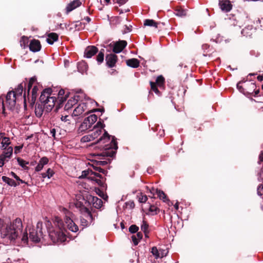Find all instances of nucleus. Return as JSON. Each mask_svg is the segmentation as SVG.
I'll list each match as a JSON object with an SVG mask.
<instances>
[{
    "label": "nucleus",
    "mask_w": 263,
    "mask_h": 263,
    "mask_svg": "<svg viewBox=\"0 0 263 263\" xmlns=\"http://www.w3.org/2000/svg\"><path fill=\"white\" fill-rule=\"evenodd\" d=\"M241 83V82H239L237 84V88H238V89L241 92H242L243 93H245L246 92L245 91V89L244 88L242 87V86H241L240 84Z\"/></svg>",
    "instance_id": "052dcab7"
},
{
    "label": "nucleus",
    "mask_w": 263,
    "mask_h": 263,
    "mask_svg": "<svg viewBox=\"0 0 263 263\" xmlns=\"http://www.w3.org/2000/svg\"><path fill=\"white\" fill-rule=\"evenodd\" d=\"M4 149L6 152H7L8 153L10 154V155L12 156V152H13V148H12V147H11V146H9L8 147H5V148H4Z\"/></svg>",
    "instance_id": "13d9d810"
},
{
    "label": "nucleus",
    "mask_w": 263,
    "mask_h": 263,
    "mask_svg": "<svg viewBox=\"0 0 263 263\" xmlns=\"http://www.w3.org/2000/svg\"><path fill=\"white\" fill-rule=\"evenodd\" d=\"M47 36L48 37L46 39V41L48 44L50 45L53 44V43L58 41L59 39L58 34L54 32L49 33Z\"/></svg>",
    "instance_id": "aec40b11"
},
{
    "label": "nucleus",
    "mask_w": 263,
    "mask_h": 263,
    "mask_svg": "<svg viewBox=\"0 0 263 263\" xmlns=\"http://www.w3.org/2000/svg\"><path fill=\"white\" fill-rule=\"evenodd\" d=\"M165 82L164 78L162 75H160L157 78L155 83L159 88H164Z\"/></svg>",
    "instance_id": "bb28decb"
},
{
    "label": "nucleus",
    "mask_w": 263,
    "mask_h": 263,
    "mask_svg": "<svg viewBox=\"0 0 263 263\" xmlns=\"http://www.w3.org/2000/svg\"><path fill=\"white\" fill-rule=\"evenodd\" d=\"M84 112L83 106H80L79 105L74 109L73 111L72 116H79L82 114Z\"/></svg>",
    "instance_id": "f704fd0d"
},
{
    "label": "nucleus",
    "mask_w": 263,
    "mask_h": 263,
    "mask_svg": "<svg viewBox=\"0 0 263 263\" xmlns=\"http://www.w3.org/2000/svg\"><path fill=\"white\" fill-rule=\"evenodd\" d=\"M1 155L4 156V157L7 159H10L11 157V155H10V154L8 153L5 151L3 152V153L1 154Z\"/></svg>",
    "instance_id": "338daca9"
},
{
    "label": "nucleus",
    "mask_w": 263,
    "mask_h": 263,
    "mask_svg": "<svg viewBox=\"0 0 263 263\" xmlns=\"http://www.w3.org/2000/svg\"><path fill=\"white\" fill-rule=\"evenodd\" d=\"M136 198L140 203H145L147 200V196L141 192L137 193Z\"/></svg>",
    "instance_id": "c756f323"
},
{
    "label": "nucleus",
    "mask_w": 263,
    "mask_h": 263,
    "mask_svg": "<svg viewBox=\"0 0 263 263\" xmlns=\"http://www.w3.org/2000/svg\"><path fill=\"white\" fill-rule=\"evenodd\" d=\"M103 135L95 142V143L102 144L101 147L103 149L97 156L102 157H113L116 153L118 148L117 139L115 136L110 135L107 131L104 129Z\"/></svg>",
    "instance_id": "f03ea898"
},
{
    "label": "nucleus",
    "mask_w": 263,
    "mask_h": 263,
    "mask_svg": "<svg viewBox=\"0 0 263 263\" xmlns=\"http://www.w3.org/2000/svg\"><path fill=\"white\" fill-rule=\"evenodd\" d=\"M96 172L97 171H96V172L93 171L92 176H95V178H97V177H98V178H99V179H101V180H102L104 182V181L103 180V177H102V175L100 174L99 173H97Z\"/></svg>",
    "instance_id": "6e6d98bb"
},
{
    "label": "nucleus",
    "mask_w": 263,
    "mask_h": 263,
    "mask_svg": "<svg viewBox=\"0 0 263 263\" xmlns=\"http://www.w3.org/2000/svg\"><path fill=\"white\" fill-rule=\"evenodd\" d=\"M98 51V49L95 46H89L86 47L84 51V55L87 58H90L95 55Z\"/></svg>",
    "instance_id": "4468645a"
},
{
    "label": "nucleus",
    "mask_w": 263,
    "mask_h": 263,
    "mask_svg": "<svg viewBox=\"0 0 263 263\" xmlns=\"http://www.w3.org/2000/svg\"><path fill=\"white\" fill-rule=\"evenodd\" d=\"M43 106H44V110H45V111L46 112H50L51 110H52V108H53V105H49L48 104H45V103H43Z\"/></svg>",
    "instance_id": "3c124183"
},
{
    "label": "nucleus",
    "mask_w": 263,
    "mask_h": 263,
    "mask_svg": "<svg viewBox=\"0 0 263 263\" xmlns=\"http://www.w3.org/2000/svg\"><path fill=\"white\" fill-rule=\"evenodd\" d=\"M105 126V124L103 123V121H101V119L97 123V124L94 126L93 128L95 129H100L102 131V129H104Z\"/></svg>",
    "instance_id": "49530a36"
},
{
    "label": "nucleus",
    "mask_w": 263,
    "mask_h": 263,
    "mask_svg": "<svg viewBox=\"0 0 263 263\" xmlns=\"http://www.w3.org/2000/svg\"><path fill=\"white\" fill-rule=\"evenodd\" d=\"M46 173H47L48 178H50L51 177H52V176L54 174V171L50 168H49L47 170Z\"/></svg>",
    "instance_id": "5fc2aeb1"
},
{
    "label": "nucleus",
    "mask_w": 263,
    "mask_h": 263,
    "mask_svg": "<svg viewBox=\"0 0 263 263\" xmlns=\"http://www.w3.org/2000/svg\"><path fill=\"white\" fill-rule=\"evenodd\" d=\"M97 115L95 114L91 115L86 118L79 127V133L85 132L90 128L92 125L97 121Z\"/></svg>",
    "instance_id": "423d86ee"
},
{
    "label": "nucleus",
    "mask_w": 263,
    "mask_h": 263,
    "mask_svg": "<svg viewBox=\"0 0 263 263\" xmlns=\"http://www.w3.org/2000/svg\"><path fill=\"white\" fill-rule=\"evenodd\" d=\"M160 211V209L154 204H150L148 208V214L151 215H156Z\"/></svg>",
    "instance_id": "393cba45"
},
{
    "label": "nucleus",
    "mask_w": 263,
    "mask_h": 263,
    "mask_svg": "<svg viewBox=\"0 0 263 263\" xmlns=\"http://www.w3.org/2000/svg\"><path fill=\"white\" fill-rule=\"evenodd\" d=\"M61 212L65 215V222H69L70 220H72L71 217L72 215V213L68 210L66 208H62Z\"/></svg>",
    "instance_id": "a878e982"
},
{
    "label": "nucleus",
    "mask_w": 263,
    "mask_h": 263,
    "mask_svg": "<svg viewBox=\"0 0 263 263\" xmlns=\"http://www.w3.org/2000/svg\"><path fill=\"white\" fill-rule=\"evenodd\" d=\"M82 141L86 142H89L91 141H92L93 139L92 138V137L90 134L86 135L84 136L81 140Z\"/></svg>",
    "instance_id": "603ef678"
},
{
    "label": "nucleus",
    "mask_w": 263,
    "mask_h": 263,
    "mask_svg": "<svg viewBox=\"0 0 263 263\" xmlns=\"http://www.w3.org/2000/svg\"><path fill=\"white\" fill-rule=\"evenodd\" d=\"M219 5L222 11L229 12L232 8V5L229 0L219 1Z\"/></svg>",
    "instance_id": "f8f14e48"
},
{
    "label": "nucleus",
    "mask_w": 263,
    "mask_h": 263,
    "mask_svg": "<svg viewBox=\"0 0 263 263\" xmlns=\"http://www.w3.org/2000/svg\"><path fill=\"white\" fill-rule=\"evenodd\" d=\"M10 174L14 178H15L17 181H18L19 183H26L25 181L23 180L22 179H20V178L13 172H11Z\"/></svg>",
    "instance_id": "09e8293b"
},
{
    "label": "nucleus",
    "mask_w": 263,
    "mask_h": 263,
    "mask_svg": "<svg viewBox=\"0 0 263 263\" xmlns=\"http://www.w3.org/2000/svg\"><path fill=\"white\" fill-rule=\"evenodd\" d=\"M102 133V131L100 129H95L93 128L92 133L90 134L92 137V138L95 140L96 138H97Z\"/></svg>",
    "instance_id": "473e14b6"
},
{
    "label": "nucleus",
    "mask_w": 263,
    "mask_h": 263,
    "mask_svg": "<svg viewBox=\"0 0 263 263\" xmlns=\"http://www.w3.org/2000/svg\"><path fill=\"white\" fill-rule=\"evenodd\" d=\"M86 65L85 63H80L78 65V70L81 72H83L85 70H86Z\"/></svg>",
    "instance_id": "de8ad7c7"
},
{
    "label": "nucleus",
    "mask_w": 263,
    "mask_h": 263,
    "mask_svg": "<svg viewBox=\"0 0 263 263\" xmlns=\"http://www.w3.org/2000/svg\"><path fill=\"white\" fill-rule=\"evenodd\" d=\"M65 95V90L63 89H61L59 90L58 93V99L59 101V103H58V105L56 106L55 111H57L58 109L61 107V105H62L63 102L66 101L67 98L68 97V94H67L64 97Z\"/></svg>",
    "instance_id": "2eb2a0df"
},
{
    "label": "nucleus",
    "mask_w": 263,
    "mask_h": 263,
    "mask_svg": "<svg viewBox=\"0 0 263 263\" xmlns=\"http://www.w3.org/2000/svg\"><path fill=\"white\" fill-rule=\"evenodd\" d=\"M149 83H150V85H151V90H152L154 92H155L158 95H160V92L158 90V86L157 85H156V83L155 82H152V81H151L149 82Z\"/></svg>",
    "instance_id": "58836bf2"
},
{
    "label": "nucleus",
    "mask_w": 263,
    "mask_h": 263,
    "mask_svg": "<svg viewBox=\"0 0 263 263\" xmlns=\"http://www.w3.org/2000/svg\"><path fill=\"white\" fill-rule=\"evenodd\" d=\"M108 164L107 160H95L92 161L91 166L93 167L95 171H98L103 174L106 175L107 173V171L104 168H101V166H105Z\"/></svg>",
    "instance_id": "0eeeda50"
},
{
    "label": "nucleus",
    "mask_w": 263,
    "mask_h": 263,
    "mask_svg": "<svg viewBox=\"0 0 263 263\" xmlns=\"http://www.w3.org/2000/svg\"><path fill=\"white\" fill-rule=\"evenodd\" d=\"M141 229L143 231L145 235H146V234L148 233V224L146 221L143 220L142 224L141 226Z\"/></svg>",
    "instance_id": "ea45409f"
},
{
    "label": "nucleus",
    "mask_w": 263,
    "mask_h": 263,
    "mask_svg": "<svg viewBox=\"0 0 263 263\" xmlns=\"http://www.w3.org/2000/svg\"><path fill=\"white\" fill-rule=\"evenodd\" d=\"M175 14L180 17L185 16L186 15V10L182 8L180 6H177L175 9Z\"/></svg>",
    "instance_id": "b1692460"
},
{
    "label": "nucleus",
    "mask_w": 263,
    "mask_h": 263,
    "mask_svg": "<svg viewBox=\"0 0 263 263\" xmlns=\"http://www.w3.org/2000/svg\"><path fill=\"white\" fill-rule=\"evenodd\" d=\"M69 116L67 115L62 116L61 117V119L62 121L67 122L69 121L70 120L68 119Z\"/></svg>",
    "instance_id": "774afa93"
},
{
    "label": "nucleus",
    "mask_w": 263,
    "mask_h": 263,
    "mask_svg": "<svg viewBox=\"0 0 263 263\" xmlns=\"http://www.w3.org/2000/svg\"><path fill=\"white\" fill-rule=\"evenodd\" d=\"M76 100L72 99L71 98L69 99L67 103L65 105V109L68 110L70 109L74 105L76 104Z\"/></svg>",
    "instance_id": "72a5a7b5"
},
{
    "label": "nucleus",
    "mask_w": 263,
    "mask_h": 263,
    "mask_svg": "<svg viewBox=\"0 0 263 263\" xmlns=\"http://www.w3.org/2000/svg\"><path fill=\"white\" fill-rule=\"evenodd\" d=\"M43 222L39 221L36 224V228H30L29 229V237L28 236L27 232L26 231L23 233L21 240L24 243H27L29 239L33 242H39L41 239L44 238L43 232Z\"/></svg>",
    "instance_id": "7ed1b4c3"
},
{
    "label": "nucleus",
    "mask_w": 263,
    "mask_h": 263,
    "mask_svg": "<svg viewBox=\"0 0 263 263\" xmlns=\"http://www.w3.org/2000/svg\"><path fill=\"white\" fill-rule=\"evenodd\" d=\"M158 23L156 22L153 20L146 19L144 21V26H149V27H154L155 28H158Z\"/></svg>",
    "instance_id": "c85d7f7f"
},
{
    "label": "nucleus",
    "mask_w": 263,
    "mask_h": 263,
    "mask_svg": "<svg viewBox=\"0 0 263 263\" xmlns=\"http://www.w3.org/2000/svg\"><path fill=\"white\" fill-rule=\"evenodd\" d=\"M253 29L252 25H248L241 30V33L246 37H251L253 34Z\"/></svg>",
    "instance_id": "4be33fe9"
},
{
    "label": "nucleus",
    "mask_w": 263,
    "mask_h": 263,
    "mask_svg": "<svg viewBox=\"0 0 263 263\" xmlns=\"http://www.w3.org/2000/svg\"><path fill=\"white\" fill-rule=\"evenodd\" d=\"M117 56L114 53L107 54L106 56V65L109 67H113L117 61Z\"/></svg>",
    "instance_id": "9b49d317"
},
{
    "label": "nucleus",
    "mask_w": 263,
    "mask_h": 263,
    "mask_svg": "<svg viewBox=\"0 0 263 263\" xmlns=\"http://www.w3.org/2000/svg\"><path fill=\"white\" fill-rule=\"evenodd\" d=\"M24 86L23 83L20 84L17 88L15 89L14 93L16 94V97L21 96L23 91Z\"/></svg>",
    "instance_id": "c9c22d12"
},
{
    "label": "nucleus",
    "mask_w": 263,
    "mask_h": 263,
    "mask_svg": "<svg viewBox=\"0 0 263 263\" xmlns=\"http://www.w3.org/2000/svg\"><path fill=\"white\" fill-rule=\"evenodd\" d=\"M258 179L259 181L263 180V166L260 170V172L258 173Z\"/></svg>",
    "instance_id": "69168bd1"
},
{
    "label": "nucleus",
    "mask_w": 263,
    "mask_h": 263,
    "mask_svg": "<svg viewBox=\"0 0 263 263\" xmlns=\"http://www.w3.org/2000/svg\"><path fill=\"white\" fill-rule=\"evenodd\" d=\"M58 228L55 229L52 228H49L51 225V222L50 221H47L46 222V227L48 228V235L51 240L53 243L58 242H63L66 240V234L65 232L66 230L62 224L61 221H58Z\"/></svg>",
    "instance_id": "20e7f679"
},
{
    "label": "nucleus",
    "mask_w": 263,
    "mask_h": 263,
    "mask_svg": "<svg viewBox=\"0 0 263 263\" xmlns=\"http://www.w3.org/2000/svg\"><path fill=\"white\" fill-rule=\"evenodd\" d=\"M44 111V106L43 103H36L35 107V114L37 117H41Z\"/></svg>",
    "instance_id": "412c9836"
},
{
    "label": "nucleus",
    "mask_w": 263,
    "mask_h": 263,
    "mask_svg": "<svg viewBox=\"0 0 263 263\" xmlns=\"http://www.w3.org/2000/svg\"><path fill=\"white\" fill-rule=\"evenodd\" d=\"M5 160H6V159L4 157V156L0 155V167L4 165Z\"/></svg>",
    "instance_id": "bf43d9fd"
},
{
    "label": "nucleus",
    "mask_w": 263,
    "mask_h": 263,
    "mask_svg": "<svg viewBox=\"0 0 263 263\" xmlns=\"http://www.w3.org/2000/svg\"><path fill=\"white\" fill-rule=\"evenodd\" d=\"M10 143L11 142H10V138L9 137L4 136L1 142V144H2V147H4L5 146L7 147L10 144Z\"/></svg>",
    "instance_id": "a18cd8bd"
},
{
    "label": "nucleus",
    "mask_w": 263,
    "mask_h": 263,
    "mask_svg": "<svg viewBox=\"0 0 263 263\" xmlns=\"http://www.w3.org/2000/svg\"><path fill=\"white\" fill-rule=\"evenodd\" d=\"M92 201L95 202V203H94V204L96 203V205H95V206L96 208H100L101 206L102 205V203H103L102 200L101 199H99L97 197H93Z\"/></svg>",
    "instance_id": "c03bdc74"
},
{
    "label": "nucleus",
    "mask_w": 263,
    "mask_h": 263,
    "mask_svg": "<svg viewBox=\"0 0 263 263\" xmlns=\"http://www.w3.org/2000/svg\"><path fill=\"white\" fill-rule=\"evenodd\" d=\"M23 147V145H20V146H16L14 147V153H17L21 151V150L22 149Z\"/></svg>",
    "instance_id": "0e129e2a"
},
{
    "label": "nucleus",
    "mask_w": 263,
    "mask_h": 263,
    "mask_svg": "<svg viewBox=\"0 0 263 263\" xmlns=\"http://www.w3.org/2000/svg\"><path fill=\"white\" fill-rule=\"evenodd\" d=\"M65 223L67 224V228L71 231L76 232L79 230L78 226L72 220H70L69 222Z\"/></svg>",
    "instance_id": "cd10ccee"
},
{
    "label": "nucleus",
    "mask_w": 263,
    "mask_h": 263,
    "mask_svg": "<svg viewBox=\"0 0 263 263\" xmlns=\"http://www.w3.org/2000/svg\"><path fill=\"white\" fill-rule=\"evenodd\" d=\"M142 237L143 234L141 232H137V237L135 235H133V242L134 245H137L139 241L142 238Z\"/></svg>",
    "instance_id": "2f4dec72"
},
{
    "label": "nucleus",
    "mask_w": 263,
    "mask_h": 263,
    "mask_svg": "<svg viewBox=\"0 0 263 263\" xmlns=\"http://www.w3.org/2000/svg\"><path fill=\"white\" fill-rule=\"evenodd\" d=\"M126 45V41L122 40L118 42H112L110 44L109 46L110 48H112L114 53H119L124 49Z\"/></svg>",
    "instance_id": "1a4fd4ad"
},
{
    "label": "nucleus",
    "mask_w": 263,
    "mask_h": 263,
    "mask_svg": "<svg viewBox=\"0 0 263 263\" xmlns=\"http://www.w3.org/2000/svg\"><path fill=\"white\" fill-rule=\"evenodd\" d=\"M52 91V89L50 88H46L43 90L39 98L41 103H45L46 102L47 97H50Z\"/></svg>",
    "instance_id": "a211bd4d"
},
{
    "label": "nucleus",
    "mask_w": 263,
    "mask_h": 263,
    "mask_svg": "<svg viewBox=\"0 0 263 263\" xmlns=\"http://www.w3.org/2000/svg\"><path fill=\"white\" fill-rule=\"evenodd\" d=\"M80 212L82 215L80 217V227H82V229L83 230L91 224L93 217L89 209L85 206L81 207Z\"/></svg>",
    "instance_id": "39448f33"
},
{
    "label": "nucleus",
    "mask_w": 263,
    "mask_h": 263,
    "mask_svg": "<svg viewBox=\"0 0 263 263\" xmlns=\"http://www.w3.org/2000/svg\"><path fill=\"white\" fill-rule=\"evenodd\" d=\"M250 85L252 87V88L254 90L253 92H247V93H249L250 94H251L253 92H254V95H253L254 97L257 96L258 94L259 93V89L255 90V87H256L255 85L253 83H251L250 84Z\"/></svg>",
    "instance_id": "8fccbe9b"
},
{
    "label": "nucleus",
    "mask_w": 263,
    "mask_h": 263,
    "mask_svg": "<svg viewBox=\"0 0 263 263\" xmlns=\"http://www.w3.org/2000/svg\"><path fill=\"white\" fill-rule=\"evenodd\" d=\"M16 94L14 91H9L6 96V104L10 110L13 109L16 104Z\"/></svg>",
    "instance_id": "6e6552de"
},
{
    "label": "nucleus",
    "mask_w": 263,
    "mask_h": 263,
    "mask_svg": "<svg viewBox=\"0 0 263 263\" xmlns=\"http://www.w3.org/2000/svg\"><path fill=\"white\" fill-rule=\"evenodd\" d=\"M80 0H74L67 5L66 8V12L68 14L70 12L79 7L81 5Z\"/></svg>",
    "instance_id": "f3484780"
},
{
    "label": "nucleus",
    "mask_w": 263,
    "mask_h": 263,
    "mask_svg": "<svg viewBox=\"0 0 263 263\" xmlns=\"http://www.w3.org/2000/svg\"><path fill=\"white\" fill-rule=\"evenodd\" d=\"M156 193L160 199L163 200L164 202H166V201L169 200L167 197L166 195L164 193L163 191L160 190H157Z\"/></svg>",
    "instance_id": "7c9ffc66"
},
{
    "label": "nucleus",
    "mask_w": 263,
    "mask_h": 263,
    "mask_svg": "<svg viewBox=\"0 0 263 263\" xmlns=\"http://www.w3.org/2000/svg\"><path fill=\"white\" fill-rule=\"evenodd\" d=\"M36 81V78L35 76H34L31 78L29 80V81L27 85V91L29 93L30 89L32 88L33 84Z\"/></svg>",
    "instance_id": "37998d69"
},
{
    "label": "nucleus",
    "mask_w": 263,
    "mask_h": 263,
    "mask_svg": "<svg viewBox=\"0 0 263 263\" xmlns=\"http://www.w3.org/2000/svg\"><path fill=\"white\" fill-rule=\"evenodd\" d=\"M17 161L19 165L21 166L24 170H29V167L26 165V164H29V162H26V161L24 160L23 159L20 158H17Z\"/></svg>",
    "instance_id": "e433bc0d"
},
{
    "label": "nucleus",
    "mask_w": 263,
    "mask_h": 263,
    "mask_svg": "<svg viewBox=\"0 0 263 263\" xmlns=\"http://www.w3.org/2000/svg\"><path fill=\"white\" fill-rule=\"evenodd\" d=\"M29 49L34 52L39 51L41 49V45L40 41L33 39L30 41Z\"/></svg>",
    "instance_id": "dca6fc26"
},
{
    "label": "nucleus",
    "mask_w": 263,
    "mask_h": 263,
    "mask_svg": "<svg viewBox=\"0 0 263 263\" xmlns=\"http://www.w3.org/2000/svg\"><path fill=\"white\" fill-rule=\"evenodd\" d=\"M139 61L135 58H133V68H137L139 66Z\"/></svg>",
    "instance_id": "864d4df0"
},
{
    "label": "nucleus",
    "mask_w": 263,
    "mask_h": 263,
    "mask_svg": "<svg viewBox=\"0 0 263 263\" xmlns=\"http://www.w3.org/2000/svg\"><path fill=\"white\" fill-rule=\"evenodd\" d=\"M2 179L4 182L11 186L15 187L20 184L19 182L16 183L14 180L5 176Z\"/></svg>",
    "instance_id": "5701e85b"
},
{
    "label": "nucleus",
    "mask_w": 263,
    "mask_h": 263,
    "mask_svg": "<svg viewBox=\"0 0 263 263\" xmlns=\"http://www.w3.org/2000/svg\"><path fill=\"white\" fill-rule=\"evenodd\" d=\"M38 91H39L38 86L35 85L32 88V90L31 91V98H30L29 97V93H28V99L29 102L30 103V105L32 107L33 106V105H34V104L35 103L36 98H37V96L38 95V93H37Z\"/></svg>",
    "instance_id": "ddd939ff"
},
{
    "label": "nucleus",
    "mask_w": 263,
    "mask_h": 263,
    "mask_svg": "<svg viewBox=\"0 0 263 263\" xmlns=\"http://www.w3.org/2000/svg\"><path fill=\"white\" fill-rule=\"evenodd\" d=\"M93 171L90 168L83 171L81 177L82 178L87 177L89 179L95 181L99 185L103 186V181L98 178H95V176H92Z\"/></svg>",
    "instance_id": "9d476101"
},
{
    "label": "nucleus",
    "mask_w": 263,
    "mask_h": 263,
    "mask_svg": "<svg viewBox=\"0 0 263 263\" xmlns=\"http://www.w3.org/2000/svg\"><path fill=\"white\" fill-rule=\"evenodd\" d=\"M257 194L259 196L263 195V185L260 184L258 186L257 188Z\"/></svg>",
    "instance_id": "4d7b16f0"
},
{
    "label": "nucleus",
    "mask_w": 263,
    "mask_h": 263,
    "mask_svg": "<svg viewBox=\"0 0 263 263\" xmlns=\"http://www.w3.org/2000/svg\"><path fill=\"white\" fill-rule=\"evenodd\" d=\"M104 49H102L100 50L99 54L97 56V61L99 63H101L104 60Z\"/></svg>",
    "instance_id": "a19ab883"
},
{
    "label": "nucleus",
    "mask_w": 263,
    "mask_h": 263,
    "mask_svg": "<svg viewBox=\"0 0 263 263\" xmlns=\"http://www.w3.org/2000/svg\"><path fill=\"white\" fill-rule=\"evenodd\" d=\"M127 0H112L114 3H117L120 6L124 4Z\"/></svg>",
    "instance_id": "680f3d73"
},
{
    "label": "nucleus",
    "mask_w": 263,
    "mask_h": 263,
    "mask_svg": "<svg viewBox=\"0 0 263 263\" xmlns=\"http://www.w3.org/2000/svg\"><path fill=\"white\" fill-rule=\"evenodd\" d=\"M57 101V98L55 97H49L47 96L46 98V102L45 104H48L49 105H53L54 106L55 102Z\"/></svg>",
    "instance_id": "4c0bfd02"
},
{
    "label": "nucleus",
    "mask_w": 263,
    "mask_h": 263,
    "mask_svg": "<svg viewBox=\"0 0 263 263\" xmlns=\"http://www.w3.org/2000/svg\"><path fill=\"white\" fill-rule=\"evenodd\" d=\"M49 162V159L46 157H42L40 160L39 161V162L37 166L35 167V170L36 172H39L41 171L44 166L46 164H47Z\"/></svg>",
    "instance_id": "6ab92c4d"
},
{
    "label": "nucleus",
    "mask_w": 263,
    "mask_h": 263,
    "mask_svg": "<svg viewBox=\"0 0 263 263\" xmlns=\"http://www.w3.org/2000/svg\"><path fill=\"white\" fill-rule=\"evenodd\" d=\"M23 223L21 218H16L12 223L6 224L0 218V234L1 237L14 241L22 234Z\"/></svg>",
    "instance_id": "f257e3e1"
},
{
    "label": "nucleus",
    "mask_w": 263,
    "mask_h": 263,
    "mask_svg": "<svg viewBox=\"0 0 263 263\" xmlns=\"http://www.w3.org/2000/svg\"><path fill=\"white\" fill-rule=\"evenodd\" d=\"M151 252L154 256H155L156 259H158L160 257V253L156 247H153L152 248Z\"/></svg>",
    "instance_id": "79ce46f5"
},
{
    "label": "nucleus",
    "mask_w": 263,
    "mask_h": 263,
    "mask_svg": "<svg viewBox=\"0 0 263 263\" xmlns=\"http://www.w3.org/2000/svg\"><path fill=\"white\" fill-rule=\"evenodd\" d=\"M1 106H2V110H2V114L4 116H6L7 113L5 111V106L4 101V99H3V102H2V103H1Z\"/></svg>",
    "instance_id": "e2e57ef3"
}]
</instances>
